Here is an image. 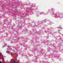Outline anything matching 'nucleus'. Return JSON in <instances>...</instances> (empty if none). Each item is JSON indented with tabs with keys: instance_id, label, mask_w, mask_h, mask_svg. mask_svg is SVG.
Instances as JSON below:
<instances>
[{
	"instance_id": "nucleus-1",
	"label": "nucleus",
	"mask_w": 63,
	"mask_h": 63,
	"mask_svg": "<svg viewBox=\"0 0 63 63\" xmlns=\"http://www.w3.org/2000/svg\"><path fill=\"white\" fill-rule=\"evenodd\" d=\"M13 63H17V62H16V61H14Z\"/></svg>"
},
{
	"instance_id": "nucleus-2",
	"label": "nucleus",
	"mask_w": 63,
	"mask_h": 63,
	"mask_svg": "<svg viewBox=\"0 0 63 63\" xmlns=\"http://www.w3.org/2000/svg\"><path fill=\"white\" fill-rule=\"evenodd\" d=\"M0 56H1V54H0Z\"/></svg>"
}]
</instances>
